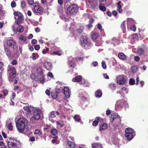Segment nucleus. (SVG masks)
I'll list each match as a JSON object with an SVG mask.
<instances>
[{
    "label": "nucleus",
    "instance_id": "nucleus-62",
    "mask_svg": "<svg viewBox=\"0 0 148 148\" xmlns=\"http://www.w3.org/2000/svg\"><path fill=\"white\" fill-rule=\"evenodd\" d=\"M134 59L136 61H138L140 60V58L138 56H136L134 57Z\"/></svg>",
    "mask_w": 148,
    "mask_h": 148
},
{
    "label": "nucleus",
    "instance_id": "nucleus-35",
    "mask_svg": "<svg viewBox=\"0 0 148 148\" xmlns=\"http://www.w3.org/2000/svg\"><path fill=\"white\" fill-rule=\"evenodd\" d=\"M19 40L22 42H25L26 40V37L23 35H21L20 36Z\"/></svg>",
    "mask_w": 148,
    "mask_h": 148
},
{
    "label": "nucleus",
    "instance_id": "nucleus-9",
    "mask_svg": "<svg viewBox=\"0 0 148 148\" xmlns=\"http://www.w3.org/2000/svg\"><path fill=\"white\" fill-rule=\"evenodd\" d=\"M63 92L65 95L66 98H69L71 95V91L69 88L67 87H65L62 89Z\"/></svg>",
    "mask_w": 148,
    "mask_h": 148
},
{
    "label": "nucleus",
    "instance_id": "nucleus-7",
    "mask_svg": "<svg viewBox=\"0 0 148 148\" xmlns=\"http://www.w3.org/2000/svg\"><path fill=\"white\" fill-rule=\"evenodd\" d=\"M125 76L124 75H120L116 77L117 83L119 85L124 84L126 82Z\"/></svg>",
    "mask_w": 148,
    "mask_h": 148
},
{
    "label": "nucleus",
    "instance_id": "nucleus-53",
    "mask_svg": "<svg viewBox=\"0 0 148 148\" xmlns=\"http://www.w3.org/2000/svg\"><path fill=\"white\" fill-rule=\"evenodd\" d=\"M32 59L33 60H35L36 59V54L35 53H33L32 54Z\"/></svg>",
    "mask_w": 148,
    "mask_h": 148
},
{
    "label": "nucleus",
    "instance_id": "nucleus-63",
    "mask_svg": "<svg viewBox=\"0 0 148 148\" xmlns=\"http://www.w3.org/2000/svg\"><path fill=\"white\" fill-rule=\"evenodd\" d=\"M98 143H95L92 144V148H96V147L97 146Z\"/></svg>",
    "mask_w": 148,
    "mask_h": 148
},
{
    "label": "nucleus",
    "instance_id": "nucleus-17",
    "mask_svg": "<svg viewBox=\"0 0 148 148\" xmlns=\"http://www.w3.org/2000/svg\"><path fill=\"white\" fill-rule=\"evenodd\" d=\"M51 133L53 136V138H57L58 134L57 130L56 128L52 129L51 130Z\"/></svg>",
    "mask_w": 148,
    "mask_h": 148
},
{
    "label": "nucleus",
    "instance_id": "nucleus-3",
    "mask_svg": "<svg viewBox=\"0 0 148 148\" xmlns=\"http://www.w3.org/2000/svg\"><path fill=\"white\" fill-rule=\"evenodd\" d=\"M7 146L9 148H20L18 145L20 141L13 137L9 138V140L6 142Z\"/></svg>",
    "mask_w": 148,
    "mask_h": 148
},
{
    "label": "nucleus",
    "instance_id": "nucleus-8",
    "mask_svg": "<svg viewBox=\"0 0 148 148\" xmlns=\"http://www.w3.org/2000/svg\"><path fill=\"white\" fill-rule=\"evenodd\" d=\"M43 11L42 7L39 5H36L34 6L33 11L35 14L39 15H42Z\"/></svg>",
    "mask_w": 148,
    "mask_h": 148
},
{
    "label": "nucleus",
    "instance_id": "nucleus-11",
    "mask_svg": "<svg viewBox=\"0 0 148 148\" xmlns=\"http://www.w3.org/2000/svg\"><path fill=\"white\" fill-rule=\"evenodd\" d=\"M7 44L8 47H11L14 49V47L16 45V42L13 40H9L7 41Z\"/></svg>",
    "mask_w": 148,
    "mask_h": 148
},
{
    "label": "nucleus",
    "instance_id": "nucleus-49",
    "mask_svg": "<svg viewBox=\"0 0 148 148\" xmlns=\"http://www.w3.org/2000/svg\"><path fill=\"white\" fill-rule=\"evenodd\" d=\"M11 5L12 8H14L16 6V2L14 1H12L11 3Z\"/></svg>",
    "mask_w": 148,
    "mask_h": 148
},
{
    "label": "nucleus",
    "instance_id": "nucleus-22",
    "mask_svg": "<svg viewBox=\"0 0 148 148\" xmlns=\"http://www.w3.org/2000/svg\"><path fill=\"white\" fill-rule=\"evenodd\" d=\"M4 49L5 53L8 56H10V51L9 48L8 47L5 46H4Z\"/></svg>",
    "mask_w": 148,
    "mask_h": 148
},
{
    "label": "nucleus",
    "instance_id": "nucleus-5",
    "mask_svg": "<svg viewBox=\"0 0 148 148\" xmlns=\"http://www.w3.org/2000/svg\"><path fill=\"white\" fill-rule=\"evenodd\" d=\"M41 110L39 108L35 109L33 112V116L30 119V121L34 123L36 121L39 120L40 118V114L41 113Z\"/></svg>",
    "mask_w": 148,
    "mask_h": 148
},
{
    "label": "nucleus",
    "instance_id": "nucleus-1",
    "mask_svg": "<svg viewBox=\"0 0 148 148\" xmlns=\"http://www.w3.org/2000/svg\"><path fill=\"white\" fill-rule=\"evenodd\" d=\"M28 121L23 118H21L16 122V126L18 132L23 133L25 129L29 131L30 128L28 127Z\"/></svg>",
    "mask_w": 148,
    "mask_h": 148
},
{
    "label": "nucleus",
    "instance_id": "nucleus-6",
    "mask_svg": "<svg viewBox=\"0 0 148 148\" xmlns=\"http://www.w3.org/2000/svg\"><path fill=\"white\" fill-rule=\"evenodd\" d=\"M14 15L15 16H17L18 17L15 22L18 25H19L22 23V21L24 20L23 14L19 12L15 11L14 12Z\"/></svg>",
    "mask_w": 148,
    "mask_h": 148
},
{
    "label": "nucleus",
    "instance_id": "nucleus-58",
    "mask_svg": "<svg viewBox=\"0 0 148 148\" xmlns=\"http://www.w3.org/2000/svg\"><path fill=\"white\" fill-rule=\"evenodd\" d=\"M35 138L34 137L32 136L29 138V141L32 142H34L35 141Z\"/></svg>",
    "mask_w": 148,
    "mask_h": 148
},
{
    "label": "nucleus",
    "instance_id": "nucleus-41",
    "mask_svg": "<svg viewBox=\"0 0 148 148\" xmlns=\"http://www.w3.org/2000/svg\"><path fill=\"white\" fill-rule=\"evenodd\" d=\"M129 83L131 85H134L135 83V81L134 79L133 78L130 79L129 80Z\"/></svg>",
    "mask_w": 148,
    "mask_h": 148
},
{
    "label": "nucleus",
    "instance_id": "nucleus-46",
    "mask_svg": "<svg viewBox=\"0 0 148 148\" xmlns=\"http://www.w3.org/2000/svg\"><path fill=\"white\" fill-rule=\"evenodd\" d=\"M102 66L103 68L104 69H106V65L105 62L103 61L101 62Z\"/></svg>",
    "mask_w": 148,
    "mask_h": 148
},
{
    "label": "nucleus",
    "instance_id": "nucleus-42",
    "mask_svg": "<svg viewBox=\"0 0 148 148\" xmlns=\"http://www.w3.org/2000/svg\"><path fill=\"white\" fill-rule=\"evenodd\" d=\"M51 95L52 97L54 99H56L58 96V94H55V93H51Z\"/></svg>",
    "mask_w": 148,
    "mask_h": 148
},
{
    "label": "nucleus",
    "instance_id": "nucleus-45",
    "mask_svg": "<svg viewBox=\"0 0 148 148\" xmlns=\"http://www.w3.org/2000/svg\"><path fill=\"white\" fill-rule=\"evenodd\" d=\"M130 27L131 30H133V31H135L136 30V27L135 25L131 26L130 27Z\"/></svg>",
    "mask_w": 148,
    "mask_h": 148
},
{
    "label": "nucleus",
    "instance_id": "nucleus-47",
    "mask_svg": "<svg viewBox=\"0 0 148 148\" xmlns=\"http://www.w3.org/2000/svg\"><path fill=\"white\" fill-rule=\"evenodd\" d=\"M49 50V48L48 47H47L45 49H44L42 51V53L44 54H46L47 52Z\"/></svg>",
    "mask_w": 148,
    "mask_h": 148
},
{
    "label": "nucleus",
    "instance_id": "nucleus-60",
    "mask_svg": "<svg viewBox=\"0 0 148 148\" xmlns=\"http://www.w3.org/2000/svg\"><path fill=\"white\" fill-rule=\"evenodd\" d=\"M37 40L35 39H33L32 41V44H36L37 43Z\"/></svg>",
    "mask_w": 148,
    "mask_h": 148
},
{
    "label": "nucleus",
    "instance_id": "nucleus-52",
    "mask_svg": "<svg viewBox=\"0 0 148 148\" xmlns=\"http://www.w3.org/2000/svg\"><path fill=\"white\" fill-rule=\"evenodd\" d=\"M37 77L36 76L35 74H32L31 75V78L32 79H35Z\"/></svg>",
    "mask_w": 148,
    "mask_h": 148
},
{
    "label": "nucleus",
    "instance_id": "nucleus-19",
    "mask_svg": "<svg viewBox=\"0 0 148 148\" xmlns=\"http://www.w3.org/2000/svg\"><path fill=\"white\" fill-rule=\"evenodd\" d=\"M36 71L40 75H43V70L42 68L40 66H38L36 69Z\"/></svg>",
    "mask_w": 148,
    "mask_h": 148
},
{
    "label": "nucleus",
    "instance_id": "nucleus-18",
    "mask_svg": "<svg viewBox=\"0 0 148 148\" xmlns=\"http://www.w3.org/2000/svg\"><path fill=\"white\" fill-rule=\"evenodd\" d=\"M82 79V77L81 76L78 75L73 78L72 80L73 82H80Z\"/></svg>",
    "mask_w": 148,
    "mask_h": 148
},
{
    "label": "nucleus",
    "instance_id": "nucleus-56",
    "mask_svg": "<svg viewBox=\"0 0 148 148\" xmlns=\"http://www.w3.org/2000/svg\"><path fill=\"white\" fill-rule=\"evenodd\" d=\"M63 11V9L62 7H59L58 8V11L60 13H61Z\"/></svg>",
    "mask_w": 148,
    "mask_h": 148
},
{
    "label": "nucleus",
    "instance_id": "nucleus-16",
    "mask_svg": "<svg viewBox=\"0 0 148 148\" xmlns=\"http://www.w3.org/2000/svg\"><path fill=\"white\" fill-rule=\"evenodd\" d=\"M90 8L91 9H95L97 6L98 3L97 1H94L92 2H89Z\"/></svg>",
    "mask_w": 148,
    "mask_h": 148
},
{
    "label": "nucleus",
    "instance_id": "nucleus-27",
    "mask_svg": "<svg viewBox=\"0 0 148 148\" xmlns=\"http://www.w3.org/2000/svg\"><path fill=\"white\" fill-rule=\"evenodd\" d=\"M102 95V93L101 92L100 90L97 91L95 93V96L98 98L101 97Z\"/></svg>",
    "mask_w": 148,
    "mask_h": 148
},
{
    "label": "nucleus",
    "instance_id": "nucleus-12",
    "mask_svg": "<svg viewBox=\"0 0 148 148\" xmlns=\"http://www.w3.org/2000/svg\"><path fill=\"white\" fill-rule=\"evenodd\" d=\"M43 65L47 70L50 71L52 69V66L51 63L45 62H44Z\"/></svg>",
    "mask_w": 148,
    "mask_h": 148
},
{
    "label": "nucleus",
    "instance_id": "nucleus-36",
    "mask_svg": "<svg viewBox=\"0 0 148 148\" xmlns=\"http://www.w3.org/2000/svg\"><path fill=\"white\" fill-rule=\"evenodd\" d=\"M73 118L75 121L78 122H79L81 121V119L78 115H75Z\"/></svg>",
    "mask_w": 148,
    "mask_h": 148
},
{
    "label": "nucleus",
    "instance_id": "nucleus-54",
    "mask_svg": "<svg viewBox=\"0 0 148 148\" xmlns=\"http://www.w3.org/2000/svg\"><path fill=\"white\" fill-rule=\"evenodd\" d=\"M3 94H4V96H6V95H7L8 94V91L6 89L4 90H3Z\"/></svg>",
    "mask_w": 148,
    "mask_h": 148
},
{
    "label": "nucleus",
    "instance_id": "nucleus-48",
    "mask_svg": "<svg viewBox=\"0 0 148 148\" xmlns=\"http://www.w3.org/2000/svg\"><path fill=\"white\" fill-rule=\"evenodd\" d=\"M98 121L95 120L93 121L92 125L93 126H96L98 125Z\"/></svg>",
    "mask_w": 148,
    "mask_h": 148
},
{
    "label": "nucleus",
    "instance_id": "nucleus-33",
    "mask_svg": "<svg viewBox=\"0 0 148 148\" xmlns=\"http://www.w3.org/2000/svg\"><path fill=\"white\" fill-rule=\"evenodd\" d=\"M138 68L136 66H132L131 69L132 72L133 73H136L138 70Z\"/></svg>",
    "mask_w": 148,
    "mask_h": 148
},
{
    "label": "nucleus",
    "instance_id": "nucleus-50",
    "mask_svg": "<svg viewBox=\"0 0 148 148\" xmlns=\"http://www.w3.org/2000/svg\"><path fill=\"white\" fill-rule=\"evenodd\" d=\"M17 61L16 60H12L11 62V64L13 65H15L16 64H17Z\"/></svg>",
    "mask_w": 148,
    "mask_h": 148
},
{
    "label": "nucleus",
    "instance_id": "nucleus-34",
    "mask_svg": "<svg viewBox=\"0 0 148 148\" xmlns=\"http://www.w3.org/2000/svg\"><path fill=\"white\" fill-rule=\"evenodd\" d=\"M51 54L52 55L54 56L56 55H58V56H60L62 55L61 52L59 51H53L52 53H51Z\"/></svg>",
    "mask_w": 148,
    "mask_h": 148
},
{
    "label": "nucleus",
    "instance_id": "nucleus-32",
    "mask_svg": "<svg viewBox=\"0 0 148 148\" xmlns=\"http://www.w3.org/2000/svg\"><path fill=\"white\" fill-rule=\"evenodd\" d=\"M109 86L110 89L113 90H115L116 88V85L114 84H109Z\"/></svg>",
    "mask_w": 148,
    "mask_h": 148
},
{
    "label": "nucleus",
    "instance_id": "nucleus-43",
    "mask_svg": "<svg viewBox=\"0 0 148 148\" xmlns=\"http://www.w3.org/2000/svg\"><path fill=\"white\" fill-rule=\"evenodd\" d=\"M8 128L10 130H13V127L11 123H10L9 124L8 126Z\"/></svg>",
    "mask_w": 148,
    "mask_h": 148
},
{
    "label": "nucleus",
    "instance_id": "nucleus-44",
    "mask_svg": "<svg viewBox=\"0 0 148 148\" xmlns=\"http://www.w3.org/2000/svg\"><path fill=\"white\" fill-rule=\"evenodd\" d=\"M34 134H42V132L40 130L37 129L35 130Z\"/></svg>",
    "mask_w": 148,
    "mask_h": 148
},
{
    "label": "nucleus",
    "instance_id": "nucleus-55",
    "mask_svg": "<svg viewBox=\"0 0 148 148\" xmlns=\"http://www.w3.org/2000/svg\"><path fill=\"white\" fill-rule=\"evenodd\" d=\"M112 14L113 15L115 16L117 15L118 13L116 11L114 10L112 12Z\"/></svg>",
    "mask_w": 148,
    "mask_h": 148
},
{
    "label": "nucleus",
    "instance_id": "nucleus-20",
    "mask_svg": "<svg viewBox=\"0 0 148 148\" xmlns=\"http://www.w3.org/2000/svg\"><path fill=\"white\" fill-rule=\"evenodd\" d=\"M118 56L119 58L122 60H124L126 59V56L123 53L121 52L118 53Z\"/></svg>",
    "mask_w": 148,
    "mask_h": 148
},
{
    "label": "nucleus",
    "instance_id": "nucleus-25",
    "mask_svg": "<svg viewBox=\"0 0 148 148\" xmlns=\"http://www.w3.org/2000/svg\"><path fill=\"white\" fill-rule=\"evenodd\" d=\"M98 34L96 32H94L92 33L91 37L92 39L93 40H95L97 39L98 37Z\"/></svg>",
    "mask_w": 148,
    "mask_h": 148
},
{
    "label": "nucleus",
    "instance_id": "nucleus-30",
    "mask_svg": "<svg viewBox=\"0 0 148 148\" xmlns=\"http://www.w3.org/2000/svg\"><path fill=\"white\" fill-rule=\"evenodd\" d=\"M17 30L19 32H22L24 30V27L22 25H19L17 29Z\"/></svg>",
    "mask_w": 148,
    "mask_h": 148
},
{
    "label": "nucleus",
    "instance_id": "nucleus-2",
    "mask_svg": "<svg viewBox=\"0 0 148 148\" xmlns=\"http://www.w3.org/2000/svg\"><path fill=\"white\" fill-rule=\"evenodd\" d=\"M7 73L9 80L10 81H13L16 76V72L15 68L12 65H9L7 67Z\"/></svg>",
    "mask_w": 148,
    "mask_h": 148
},
{
    "label": "nucleus",
    "instance_id": "nucleus-23",
    "mask_svg": "<svg viewBox=\"0 0 148 148\" xmlns=\"http://www.w3.org/2000/svg\"><path fill=\"white\" fill-rule=\"evenodd\" d=\"M108 127L107 124L105 123H102L100 126L99 130L101 131L103 130L106 129Z\"/></svg>",
    "mask_w": 148,
    "mask_h": 148
},
{
    "label": "nucleus",
    "instance_id": "nucleus-64",
    "mask_svg": "<svg viewBox=\"0 0 148 148\" xmlns=\"http://www.w3.org/2000/svg\"><path fill=\"white\" fill-rule=\"evenodd\" d=\"M106 14L108 16L110 17L112 16V14L110 11H107L106 12Z\"/></svg>",
    "mask_w": 148,
    "mask_h": 148
},
{
    "label": "nucleus",
    "instance_id": "nucleus-61",
    "mask_svg": "<svg viewBox=\"0 0 148 148\" xmlns=\"http://www.w3.org/2000/svg\"><path fill=\"white\" fill-rule=\"evenodd\" d=\"M133 37L134 38L136 39V40H138V36L137 34H134L133 35Z\"/></svg>",
    "mask_w": 148,
    "mask_h": 148
},
{
    "label": "nucleus",
    "instance_id": "nucleus-37",
    "mask_svg": "<svg viewBox=\"0 0 148 148\" xmlns=\"http://www.w3.org/2000/svg\"><path fill=\"white\" fill-rule=\"evenodd\" d=\"M56 117L55 112L54 111H52L49 116V118H54Z\"/></svg>",
    "mask_w": 148,
    "mask_h": 148
},
{
    "label": "nucleus",
    "instance_id": "nucleus-4",
    "mask_svg": "<svg viewBox=\"0 0 148 148\" xmlns=\"http://www.w3.org/2000/svg\"><path fill=\"white\" fill-rule=\"evenodd\" d=\"M78 5L75 4H72L68 6L66 10L67 14L68 16H71L75 14L79 10Z\"/></svg>",
    "mask_w": 148,
    "mask_h": 148
},
{
    "label": "nucleus",
    "instance_id": "nucleus-57",
    "mask_svg": "<svg viewBox=\"0 0 148 148\" xmlns=\"http://www.w3.org/2000/svg\"><path fill=\"white\" fill-rule=\"evenodd\" d=\"M34 49L36 50H38L40 48V46L39 45H35L34 47Z\"/></svg>",
    "mask_w": 148,
    "mask_h": 148
},
{
    "label": "nucleus",
    "instance_id": "nucleus-15",
    "mask_svg": "<svg viewBox=\"0 0 148 148\" xmlns=\"http://www.w3.org/2000/svg\"><path fill=\"white\" fill-rule=\"evenodd\" d=\"M106 3V2L103 3H99V8L101 11L103 12H105L106 10V8L105 6H103Z\"/></svg>",
    "mask_w": 148,
    "mask_h": 148
},
{
    "label": "nucleus",
    "instance_id": "nucleus-10",
    "mask_svg": "<svg viewBox=\"0 0 148 148\" xmlns=\"http://www.w3.org/2000/svg\"><path fill=\"white\" fill-rule=\"evenodd\" d=\"M80 41L81 45L82 46H84L85 43L88 42L89 40H88V38L87 36H82L80 38Z\"/></svg>",
    "mask_w": 148,
    "mask_h": 148
},
{
    "label": "nucleus",
    "instance_id": "nucleus-29",
    "mask_svg": "<svg viewBox=\"0 0 148 148\" xmlns=\"http://www.w3.org/2000/svg\"><path fill=\"white\" fill-rule=\"evenodd\" d=\"M69 64L70 67H73V69L74 67L75 66V64L74 63V62L72 60H69Z\"/></svg>",
    "mask_w": 148,
    "mask_h": 148
},
{
    "label": "nucleus",
    "instance_id": "nucleus-39",
    "mask_svg": "<svg viewBox=\"0 0 148 148\" xmlns=\"http://www.w3.org/2000/svg\"><path fill=\"white\" fill-rule=\"evenodd\" d=\"M121 27L123 31L125 29V21L122 22L121 24Z\"/></svg>",
    "mask_w": 148,
    "mask_h": 148
},
{
    "label": "nucleus",
    "instance_id": "nucleus-31",
    "mask_svg": "<svg viewBox=\"0 0 148 148\" xmlns=\"http://www.w3.org/2000/svg\"><path fill=\"white\" fill-rule=\"evenodd\" d=\"M125 136L128 140H131L133 137L132 134H125Z\"/></svg>",
    "mask_w": 148,
    "mask_h": 148
},
{
    "label": "nucleus",
    "instance_id": "nucleus-21",
    "mask_svg": "<svg viewBox=\"0 0 148 148\" xmlns=\"http://www.w3.org/2000/svg\"><path fill=\"white\" fill-rule=\"evenodd\" d=\"M67 143L70 148H74L75 147L76 145V144H75L74 142L70 141L69 140L68 141Z\"/></svg>",
    "mask_w": 148,
    "mask_h": 148
},
{
    "label": "nucleus",
    "instance_id": "nucleus-40",
    "mask_svg": "<svg viewBox=\"0 0 148 148\" xmlns=\"http://www.w3.org/2000/svg\"><path fill=\"white\" fill-rule=\"evenodd\" d=\"M26 3L24 1H21V8L22 9H24L25 7Z\"/></svg>",
    "mask_w": 148,
    "mask_h": 148
},
{
    "label": "nucleus",
    "instance_id": "nucleus-38",
    "mask_svg": "<svg viewBox=\"0 0 148 148\" xmlns=\"http://www.w3.org/2000/svg\"><path fill=\"white\" fill-rule=\"evenodd\" d=\"M61 90V87H60L59 88L58 87V86L56 87V88L55 89V94L58 95L59 94Z\"/></svg>",
    "mask_w": 148,
    "mask_h": 148
},
{
    "label": "nucleus",
    "instance_id": "nucleus-24",
    "mask_svg": "<svg viewBox=\"0 0 148 148\" xmlns=\"http://www.w3.org/2000/svg\"><path fill=\"white\" fill-rule=\"evenodd\" d=\"M144 49L141 47H138L137 50V53L139 55H141L144 53Z\"/></svg>",
    "mask_w": 148,
    "mask_h": 148
},
{
    "label": "nucleus",
    "instance_id": "nucleus-26",
    "mask_svg": "<svg viewBox=\"0 0 148 148\" xmlns=\"http://www.w3.org/2000/svg\"><path fill=\"white\" fill-rule=\"evenodd\" d=\"M133 130L131 128H126L125 131V134H129V133L133 134Z\"/></svg>",
    "mask_w": 148,
    "mask_h": 148
},
{
    "label": "nucleus",
    "instance_id": "nucleus-59",
    "mask_svg": "<svg viewBox=\"0 0 148 148\" xmlns=\"http://www.w3.org/2000/svg\"><path fill=\"white\" fill-rule=\"evenodd\" d=\"M48 76L49 77L52 78H53V75L51 72H49L48 73Z\"/></svg>",
    "mask_w": 148,
    "mask_h": 148
},
{
    "label": "nucleus",
    "instance_id": "nucleus-51",
    "mask_svg": "<svg viewBox=\"0 0 148 148\" xmlns=\"http://www.w3.org/2000/svg\"><path fill=\"white\" fill-rule=\"evenodd\" d=\"M28 3L29 4L32 5L34 3V0H28Z\"/></svg>",
    "mask_w": 148,
    "mask_h": 148
},
{
    "label": "nucleus",
    "instance_id": "nucleus-13",
    "mask_svg": "<svg viewBox=\"0 0 148 148\" xmlns=\"http://www.w3.org/2000/svg\"><path fill=\"white\" fill-rule=\"evenodd\" d=\"M135 21L134 20L131 18H128L127 20V26L130 27L132 25H135Z\"/></svg>",
    "mask_w": 148,
    "mask_h": 148
},
{
    "label": "nucleus",
    "instance_id": "nucleus-28",
    "mask_svg": "<svg viewBox=\"0 0 148 148\" xmlns=\"http://www.w3.org/2000/svg\"><path fill=\"white\" fill-rule=\"evenodd\" d=\"M127 102L126 101L123 100L120 103L119 106L121 107L125 106L126 105Z\"/></svg>",
    "mask_w": 148,
    "mask_h": 148
},
{
    "label": "nucleus",
    "instance_id": "nucleus-14",
    "mask_svg": "<svg viewBox=\"0 0 148 148\" xmlns=\"http://www.w3.org/2000/svg\"><path fill=\"white\" fill-rule=\"evenodd\" d=\"M85 43L84 46H82V47L86 49H89L92 46V44L89 41L86 42Z\"/></svg>",
    "mask_w": 148,
    "mask_h": 148
}]
</instances>
